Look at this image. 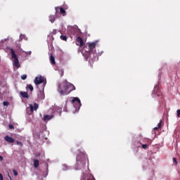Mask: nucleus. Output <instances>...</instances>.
Here are the masks:
<instances>
[{"label": "nucleus", "instance_id": "c9c22d12", "mask_svg": "<svg viewBox=\"0 0 180 180\" xmlns=\"http://www.w3.org/2000/svg\"><path fill=\"white\" fill-rule=\"evenodd\" d=\"M77 32H79V30H77Z\"/></svg>", "mask_w": 180, "mask_h": 180}, {"label": "nucleus", "instance_id": "a211bd4d", "mask_svg": "<svg viewBox=\"0 0 180 180\" xmlns=\"http://www.w3.org/2000/svg\"><path fill=\"white\" fill-rule=\"evenodd\" d=\"M162 123V121L160 120V122L158 124V127L154 128V130H158L159 129H161Z\"/></svg>", "mask_w": 180, "mask_h": 180}, {"label": "nucleus", "instance_id": "7ed1b4c3", "mask_svg": "<svg viewBox=\"0 0 180 180\" xmlns=\"http://www.w3.org/2000/svg\"><path fill=\"white\" fill-rule=\"evenodd\" d=\"M96 47V43L95 42L87 43L86 45L84 46V50L87 53H94V50H95Z\"/></svg>", "mask_w": 180, "mask_h": 180}, {"label": "nucleus", "instance_id": "39448f33", "mask_svg": "<svg viewBox=\"0 0 180 180\" xmlns=\"http://www.w3.org/2000/svg\"><path fill=\"white\" fill-rule=\"evenodd\" d=\"M72 91H75V86H74V84L69 83L68 82V95H70V94H71V92H72Z\"/></svg>", "mask_w": 180, "mask_h": 180}, {"label": "nucleus", "instance_id": "aec40b11", "mask_svg": "<svg viewBox=\"0 0 180 180\" xmlns=\"http://www.w3.org/2000/svg\"><path fill=\"white\" fill-rule=\"evenodd\" d=\"M60 39H61V40H63L64 41H67V36L61 35Z\"/></svg>", "mask_w": 180, "mask_h": 180}, {"label": "nucleus", "instance_id": "c85d7f7f", "mask_svg": "<svg viewBox=\"0 0 180 180\" xmlns=\"http://www.w3.org/2000/svg\"><path fill=\"white\" fill-rule=\"evenodd\" d=\"M177 117H180V110H177Z\"/></svg>", "mask_w": 180, "mask_h": 180}, {"label": "nucleus", "instance_id": "393cba45", "mask_svg": "<svg viewBox=\"0 0 180 180\" xmlns=\"http://www.w3.org/2000/svg\"><path fill=\"white\" fill-rule=\"evenodd\" d=\"M173 162H174V164H176V165H178V161H176V158H173Z\"/></svg>", "mask_w": 180, "mask_h": 180}, {"label": "nucleus", "instance_id": "412c9836", "mask_svg": "<svg viewBox=\"0 0 180 180\" xmlns=\"http://www.w3.org/2000/svg\"><path fill=\"white\" fill-rule=\"evenodd\" d=\"M142 148H143V150H147V148H148V145L142 144Z\"/></svg>", "mask_w": 180, "mask_h": 180}, {"label": "nucleus", "instance_id": "f03ea898", "mask_svg": "<svg viewBox=\"0 0 180 180\" xmlns=\"http://www.w3.org/2000/svg\"><path fill=\"white\" fill-rule=\"evenodd\" d=\"M11 58H13V67H16V68H20V64L19 63V58L16 53H15V50L13 49H10Z\"/></svg>", "mask_w": 180, "mask_h": 180}, {"label": "nucleus", "instance_id": "1a4fd4ad", "mask_svg": "<svg viewBox=\"0 0 180 180\" xmlns=\"http://www.w3.org/2000/svg\"><path fill=\"white\" fill-rule=\"evenodd\" d=\"M30 109L31 110V113H33V112H34V110H37V109H39V104L34 103V106H33V105L30 104Z\"/></svg>", "mask_w": 180, "mask_h": 180}, {"label": "nucleus", "instance_id": "e433bc0d", "mask_svg": "<svg viewBox=\"0 0 180 180\" xmlns=\"http://www.w3.org/2000/svg\"><path fill=\"white\" fill-rule=\"evenodd\" d=\"M30 54H32V52H31V51H30Z\"/></svg>", "mask_w": 180, "mask_h": 180}, {"label": "nucleus", "instance_id": "6e6552de", "mask_svg": "<svg viewBox=\"0 0 180 180\" xmlns=\"http://www.w3.org/2000/svg\"><path fill=\"white\" fill-rule=\"evenodd\" d=\"M35 85H40V84H43L44 82V79L41 77H36L34 80Z\"/></svg>", "mask_w": 180, "mask_h": 180}, {"label": "nucleus", "instance_id": "2f4dec72", "mask_svg": "<svg viewBox=\"0 0 180 180\" xmlns=\"http://www.w3.org/2000/svg\"><path fill=\"white\" fill-rule=\"evenodd\" d=\"M63 75H64V70H61L60 77H63Z\"/></svg>", "mask_w": 180, "mask_h": 180}, {"label": "nucleus", "instance_id": "c756f323", "mask_svg": "<svg viewBox=\"0 0 180 180\" xmlns=\"http://www.w3.org/2000/svg\"><path fill=\"white\" fill-rule=\"evenodd\" d=\"M8 127L11 129H15V127H13V125H12V124L8 125Z\"/></svg>", "mask_w": 180, "mask_h": 180}, {"label": "nucleus", "instance_id": "4468645a", "mask_svg": "<svg viewBox=\"0 0 180 180\" xmlns=\"http://www.w3.org/2000/svg\"><path fill=\"white\" fill-rule=\"evenodd\" d=\"M20 94L22 98H29V94L26 91H20Z\"/></svg>", "mask_w": 180, "mask_h": 180}, {"label": "nucleus", "instance_id": "dca6fc26", "mask_svg": "<svg viewBox=\"0 0 180 180\" xmlns=\"http://www.w3.org/2000/svg\"><path fill=\"white\" fill-rule=\"evenodd\" d=\"M49 22H51V23H54V21L56 20V17H54V15H51L49 17Z\"/></svg>", "mask_w": 180, "mask_h": 180}, {"label": "nucleus", "instance_id": "bb28decb", "mask_svg": "<svg viewBox=\"0 0 180 180\" xmlns=\"http://www.w3.org/2000/svg\"><path fill=\"white\" fill-rule=\"evenodd\" d=\"M87 180H96L94 176H90Z\"/></svg>", "mask_w": 180, "mask_h": 180}, {"label": "nucleus", "instance_id": "20e7f679", "mask_svg": "<svg viewBox=\"0 0 180 180\" xmlns=\"http://www.w3.org/2000/svg\"><path fill=\"white\" fill-rule=\"evenodd\" d=\"M72 103L74 105L75 108L76 109H78V108H81V100L78 97H75L72 100Z\"/></svg>", "mask_w": 180, "mask_h": 180}, {"label": "nucleus", "instance_id": "4be33fe9", "mask_svg": "<svg viewBox=\"0 0 180 180\" xmlns=\"http://www.w3.org/2000/svg\"><path fill=\"white\" fill-rule=\"evenodd\" d=\"M17 146H20V147H23V143L20 141H16L15 142Z\"/></svg>", "mask_w": 180, "mask_h": 180}, {"label": "nucleus", "instance_id": "0eeeda50", "mask_svg": "<svg viewBox=\"0 0 180 180\" xmlns=\"http://www.w3.org/2000/svg\"><path fill=\"white\" fill-rule=\"evenodd\" d=\"M76 44L77 46L82 47V46H84V39L81 37H77L76 38Z\"/></svg>", "mask_w": 180, "mask_h": 180}, {"label": "nucleus", "instance_id": "f3484780", "mask_svg": "<svg viewBox=\"0 0 180 180\" xmlns=\"http://www.w3.org/2000/svg\"><path fill=\"white\" fill-rule=\"evenodd\" d=\"M34 168H38L39 167V160H34Z\"/></svg>", "mask_w": 180, "mask_h": 180}, {"label": "nucleus", "instance_id": "b1692460", "mask_svg": "<svg viewBox=\"0 0 180 180\" xmlns=\"http://www.w3.org/2000/svg\"><path fill=\"white\" fill-rule=\"evenodd\" d=\"M3 105H4V106H8L9 102H8V101H4Z\"/></svg>", "mask_w": 180, "mask_h": 180}, {"label": "nucleus", "instance_id": "473e14b6", "mask_svg": "<svg viewBox=\"0 0 180 180\" xmlns=\"http://www.w3.org/2000/svg\"><path fill=\"white\" fill-rule=\"evenodd\" d=\"M0 161H4V157L0 156Z\"/></svg>", "mask_w": 180, "mask_h": 180}, {"label": "nucleus", "instance_id": "423d86ee", "mask_svg": "<svg viewBox=\"0 0 180 180\" xmlns=\"http://www.w3.org/2000/svg\"><path fill=\"white\" fill-rule=\"evenodd\" d=\"M56 10V14L57 15L58 13V12H60L63 16H65V10L61 7H56L55 8Z\"/></svg>", "mask_w": 180, "mask_h": 180}, {"label": "nucleus", "instance_id": "cd10ccee", "mask_svg": "<svg viewBox=\"0 0 180 180\" xmlns=\"http://www.w3.org/2000/svg\"><path fill=\"white\" fill-rule=\"evenodd\" d=\"M52 34H57V30H53Z\"/></svg>", "mask_w": 180, "mask_h": 180}, {"label": "nucleus", "instance_id": "2eb2a0df", "mask_svg": "<svg viewBox=\"0 0 180 180\" xmlns=\"http://www.w3.org/2000/svg\"><path fill=\"white\" fill-rule=\"evenodd\" d=\"M50 62L52 65H56V58H54V56H53V54H51L50 56Z\"/></svg>", "mask_w": 180, "mask_h": 180}, {"label": "nucleus", "instance_id": "7c9ffc66", "mask_svg": "<svg viewBox=\"0 0 180 180\" xmlns=\"http://www.w3.org/2000/svg\"><path fill=\"white\" fill-rule=\"evenodd\" d=\"M0 179L4 180V176H2V174H0Z\"/></svg>", "mask_w": 180, "mask_h": 180}, {"label": "nucleus", "instance_id": "9b49d317", "mask_svg": "<svg viewBox=\"0 0 180 180\" xmlns=\"http://www.w3.org/2000/svg\"><path fill=\"white\" fill-rule=\"evenodd\" d=\"M53 117H54V115H46L44 116L43 120L44 122H49V120H51V119H53Z\"/></svg>", "mask_w": 180, "mask_h": 180}, {"label": "nucleus", "instance_id": "6ab92c4d", "mask_svg": "<svg viewBox=\"0 0 180 180\" xmlns=\"http://www.w3.org/2000/svg\"><path fill=\"white\" fill-rule=\"evenodd\" d=\"M27 89H30V91L31 92H33V89H34L33 85H32V84H27Z\"/></svg>", "mask_w": 180, "mask_h": 180}, {"label": "nucleus", "instance_id": "f8f14e48", "mask_svg": "<svg viewBox=\"0 0 180 180\" xmlns=\"http://www.w3.org/2000/svg\"><path fill=\"white\" fill-rule=\"evenodd\" d=\"M44 98H45L44 91H40L39 94H38V99H39V101H43Z\"/></svg>", "mask_w": 180, "mask_h": 180}, {"label": "nucleus", "instance_id": "72a5a7b5", "mask_svg": "<svg viewBox=\"0 0 180 180\" xmlns=\"http://www.w3.org/2000/svg\"><path fill=\"white\" fill-rule=\"evenodd\" d=\"M36 157H40V153L37 154Z\"/></svg>", "mask_w": 180, "mask_h": 180}, {"label": "nucleus", "instance_id": "f704fd0d", "mask_svg": "<svg viewBox=\"0 0 180 180\" xmlns=\"http://www.w3.org/2000/svg\"><path fill=\"white\" fill-rule=\"evenodd\" d=\"M18 47L20 48V44L18 45Z\"/></svg>", "mask_w": 180, "mask_h": 180}, {"label": "nucleus", "instance_id": "ddd939ff", "mask_svg": "<svg viewBox=\"0 0 180 180\" xmlns=\"http://www.w3.org/2000/svg\"><path fill=\"white\" fill-rule=\"evenodd\" d=\"M153 94H155V95H157L158 96H160V95H161V92L160 91V89L158 86L155 87Z\"/></svg>", "mask_w": 180, "mask_h": 180}, {"label": "nucleus", "instance_id": "f257e3e1", "mask_svg": "<svg viewBox=\"0 0 180 180\" xmlns=\"http://www.w3.org/2000/svg\"><path fill=\"white\" fill-rule=\"evenodd\" d=\"M58 92L60 94V95H68V82H63L58 85Z\"/></svg>", "mask_w": 180, "mask_h": 180}, {"label": "nucleus", "instance_id": "5701e85b", "mask_svg": "<svg viewBox=\"0 0 180 180\" xmlns=\"http://www.w3.org/2000/svg\"><path fill=\"white\" fill-rule=\"evenodd\" d=\"M27 78V75H23L21 76V79H22V80H25Z\"/></svg>", "mask_w": 180, "mask_h": 180}, {"label": "nucleus", "instance_id": "9d476101", "mask_svg": "<svg viewBox=\"0 0 180 180\" xmlns=\"http://www.w3.org/2000/svg\"><path fill=\"white\" fill-rule=\"evenodd\" d=\"M4 140L7 141V143H15V139L8 135L4 137Z\"/></svg>", "mask_w": 180, "mask_h": 180}, {"label": "nucleus", "instance_id": "a878e982", "mask_svg": "<svg viewBox=\"0 0 180 180\" xmlns=\"http://www.w3.org/2000/svg\"><path fill=\"white\" fill-rule=\"evenodd\" d=\"M13 172L15 176H18V172L16 170L13 169Z\"/></svg>", "mask_w": 180, "mask_h": 180}]
</instances>
